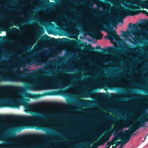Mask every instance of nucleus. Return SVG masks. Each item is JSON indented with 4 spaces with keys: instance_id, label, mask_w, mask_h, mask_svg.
I'll return each mask as SVG.
<instances>
[{
    "instance_id": "obj_1",
    "label": "nucleus",
    "mask_w": 148,
    "mask_h": 148,
    "mask_svg": "<svg viewBox=\"0 0 148 148\" xmlns=\"http://www.w3.org/2000/svg\"><path fill=\"white\" fill-rule=\"evenodd\" d=\"M32 107L33 106H32ZM32 109L31 110L29 113H33L34 115H32V116H28L23 117L21 116L17 115H0V119H5L8 118L10 119L13 120H18L23 119L25 121L28 123L30 125L32 126L33 127H40V121L39 119H44L46 120L47 119V116L41 112H35L32 111Z\"/></svg>"
},
{
    "instance_id": "obj_2",
    "label": "nucleus",
    "mask_w": 148,
    "mask_h": 148,
    "mask_svg": "<svg viewBox=\"0 0 148 148\" xmlns=\"http://www.w3.org/2000/svg\"><path fill=\"white\" fill-rule=\"evenodd\" d=\"M127 8L130 9V10L123 8L120 11V13L118 14V17L119 18L118 21L117 19H116V22H117L115 28H117L116 25L119 22L121 23H123V18L126 16H133L135 14H138L140 12H143L147 15H148V12L146 10H137L138 8L137 6H128L127 7Z\"/></svg>"
},
{
    "instance_id": "obj_3",
    "label": "nucleus",
    "mask_w": 148,
    "mask_h": 148,
    "mask_svg": "<svg viewBox=\"0 0 148 148\" xmlns=\"http://www.w3.org/2000/svg\"><path fill=\"white\" fill-rule=\"evenodd\" d=\"M144 126L143 125L141 124L140 121L139 119L138 121V124L130 127L128 130H125L123 133L120 132L118 134V135H120V137H118V138L120 139V140L122 138L124 139V140L122 141H118V143H120V144H121L119 148H121L124 144L129 140L131 139V135L138 129L139 128L141 127Z\"/></svg>"
},
{
    "instance_id": "obj_4",
    "label": "nucleus",
    "mask_w": 148,
    "mask_h": 148,
    "mask_svg": "<svg viewBox=\"0 0 148 148\" xmlns=\"http://www.w3.org/2000/svg\"><path fill=\"white\" fill-rule=\"evenodd\" d=\"M30 101L29 99L25 98L23 97H21L16 99L10 102L9 104L11 107L14 108H19L20 106L23 105L25 107L26 112H30L32 109V105L27 102Z\"/></svg>"
},
{
    "instance_id": "obj_5",
    "label": "nucleus",
    "mask_w": 148,
    "mask_h": 148,
    "mask_svg": "<svg viewBox=\"0 0 148 148\" xmlns=\"http://www.w3.org/2000/svg\"><path fill=\"white\" fill-rule=\"evenodd\" d=\"M106 26L107 28L110 31V33L108 34L107 37L108 39L110 41L113 40V39L116 40H119V36L117 34L116 31L111 28L109 25L107 24Z\"/></svg>"
},
{
    "instance_id": "obj_6",
    "label": "nucleus",
    "mask_w": 148,
    "mask_h": 148,
    "mask_svg": "<svg viewBox=\"0 0 148 148\" xmlns=\"http://www.w3.org/2000/svg\"><path fill=\"white\" fill-rule=\"evenodd\" d=\"M97 49H100L102 50L104 52H111L114 54H116L117 53H120L122 51L119 49L120 47L116 45L113 47V46L109 47L108 49H102L99 46H97L96 47Z\"/></svg>"
},
{
    "instance_id": "obj_7",
    "label": "nucleus",
    "mask_w": 148,
    "mask_h": 148,
    "mask_svg": "<svg viewBox=\"0 0 148 148\" xmlns=\"http://www.w3.org/2000/svg\"><path fill=\"white\" fill-rule=\"evenodd\" d=\"M16 81V77L14 76L6 75L5 76H0V81H8L14 82Z\"/></svg>"
},
{
    "instance_id": "obj_8",
    "label": "nucleus",
    "mask_w": 148,
    "mask_h": 148,
    "mask_svg": "<svg viewBox=\"0 0 148 148\" xmlns=\"http://www.w3.org/2000/svg\"><path fill=\"white\" fill-rule=\"evenodd\" d=\"M41 39L42 40H49V42H56L57 40L60 41L61 39L60 38L57 39H56L54 38H51L50 37L48 36L47 35H46L45 36H43L41 37Z\"/></svg>"
},
{
    "instance_id": "obj_9",
    "label": "nucleus",
    "mask_w": 148,
    "mask_h": 148,
    "mask_svg": "<svg viewBox=\"0 0 148 148\" xmlns=\"http://www.w3.org/2000/svg\"><path fill=\"white\" fill-rule=\"evenodd\" d=\"M109 127H110L109 129L111 130V132H114L115 133H118L121 130L123 129L125 127L122 125L117 126L114 128H112L111 125H110Z\"/></svg>"
},
{
    "instance_id": "obj_10",
    "label": "nucleus",
    "mask_w": 148,
    "mask_h": 148,
    "mask_svg": "<svg viewBox=\"0 0 148 148\" xmlns=\"http://www.w3.org/2000/svg\"><path fill=\"white\" fill-rule=\"evenodd\" d=\"M20 23L18 21H17L16 22H13V21L8 22L5 25V27H10L14 25L18 27V26Z\"/></svg>"
},
{
    "instance_id": "obj_11",
    "label": "nucleus",
    "mask_w": 148,
    "mask_h": 148,
    "mask_svg": "<svg viewBox=\"0 0 148 148\" xmlns=\"http://www.w3.org/2000/svg\"><path fill=\"white\" fill-rule=\"evenodd\" d=\"M120 135H117L111 141H109L107 143V144L106 145V146H109L110 144H111V145H113L114 144L117 140L118 139H120L118 138L119 137H120Z\"/></svg>"
},
{
    "instance_id": "obj_12",
    "label": "nucleus",
    "mask_w": 148,
    "mask_h": 148,
    "mask_svg": "<svg viewBox=\"0 0 148 148\" xmlns=\"http://www.w3.org/2000/svg\"><path fill=\"white\" fill-rule=\"evenodd\" d=\"M140 122L142 125H143L144 126L145 122L148 121V113L146 114L145 115L141 117L140 119Z\"/></svg>"
},
{
    "instance_id": "obj_13",
    "label": "nucleus",
    "mask_w": 148,
    "mask_h": 148,
    "mask_svg": "<svg viewBox=\"0 0 148 148\" xmlns=\"http://www.w3.org/2000/svg\"><path fill=\"white\" fill-rule=\"evenodd\" d=\"M5 89L9 90H15L17 89V87L15 86L12 85L5 86H3Z\"/></svg>"
},
{
    "instance_id": "obj_14",
    "label": "nucleus",
    "mask_w": 148,
    "mask_h": 148,
    "mask_svg": "<svg viewBox=\"0 0 148 148\" xmlns=\"http://www.w3.org/2000/svg\"><path fill=\"white\" fill-rule=\"evenodd\" d=\"M25 97L29 98H37V95L36 94H32L30 93H27L26 94Z\"/></svg>"
},
{
    "instance_id": "obj_15",
    "label": "nucleus",
    "mask_w": 148,
    "mask_h": 148,
    "mask_svg": "<svg viewBox=\"0 0 148 148\" xmlns=\"http://www.w3.org/2000/svg\"><path fill=\"white\" fill-rule=\"evenodd\" d=\"M133 27L136 29L134 31H132V34H134L135 33L138 32H139L138 29V25L136 23H135L133 25Z\"/></svg>"
},
{
    "instance_id": "obj_16",
    "label": "nucleus",
    "mask_w": 148,
    "mask_h": 148,
    "mask_svg": "<svg viewBox=\"0 0 148 148\" xmlns=\"http://www.w3.org/2000/svg\"><path fill=\"white\" fill-rule=\"evenodd\" d=\"M97 36L98 39H101L102 38L103 35L100 32H99L97 33Z\"/></svg>"
},
{
    "instance_id": "obj_17",
    "label": "nucleus",
    "mask_w": 148,
    "mask_h": 148,
    "mask_svg": "<svg viewBox=\"0 0 148 148\" xmlns=\"http://www.w3.org/2000/svg\"><path fill=\"white\" fill-rule=\"evenodd\" d=\"M90 50L92 51H93V52H94L95 53H102V52L101 51H95V48L94 47H92L90 49Z\"/></svg>"
},
{
    "instance_id": "obj_18",
    "label": "nucleus",
    "mask_w": 148,
    "mask_h": 148,
    "mask_svg": "<svg viewBox=\"0 0 148 148\" xmlns=\"http://www.w3.org/2000/svg\"><path fill=\"white\" fill-rule=\"evenodd\" d=\"M34 75L33 73H25V76L27 77H32Z\"/></svg>"
},
{
    "instance_id": "obj_19",
    "label": "nucleus",
    "mask_w": 148,
    "mask_h": 148,
    "mask_svg": "<svg viewBox=\"0 0 148 148\" xmlns=\"http://www.w3.org/2000/svg\"><path fill=\"white\" fill-rule=\"evenodd\" d=\"M58 92L57 91H53L51 92H46L45 93H47L46 95H49L47 93H51V94L52 95H57L56 93Z\"/></svg>"
},
{
    "instance_id": "obj_20",
    "label": "nucleus",
    "mask_w": 148,
    "mask_h": 148,
    "mask_svg": "<svg viewBox=\"0 0 148 148\" xmlns=\"http://www.w3.org/2000/svg\"><path fill=\"white\" fill-rule=\"evenodd\" d=\"M121 33L122 34L123 33V36H125V35H129V34L130 33L129 32H124L123 31H121Z\"/></svg>"
},
{
    "instance_id": "obj_21",
    "label": "nucleus",
    "mask_w": 148,
    "mask_h": 148,
    "mask_svg": "<svg viewBox=\"0 0 148 148\" xmlns=\"http://www.w3.org/2000/svg\"><path fill=\"white\" fill-rule=\"evenodd\" d=\"M88 101L86 100H82V101L81 102V103L83 104L84 103H88Z\"/></svg>"
},
{
    "instance_id": "obj_22",
    "label": "nucleus",
    "mask_w": 148,
    "mask_h": 148,
    "mask_svg": "<svg viewBox=\"0 0 148 148\" xmlns=\"http://www.w3.org/2000/svg\"><path fill=\"white\" fill-rule=\"evenodd\" d=\"M27 64V62L26 61H24L22 62L21 64V66H24L26 65Z\"/></svg>"
},
{
    "instance_id": "obj_23",
    "label": "nucleus",
    "mask_w": 148,
    "mask_h": 148,
    "mask_svg": "<svg viewBox=\"0 0 148 148\" xmlns=\"http://www.w3.org/2000/svg\"><path fill=\"white\" fill-rule=\"evenodd\" d=\"M8 41L10 43H12L14 42H17V41L16 39H15L14 40H9Z\"/></svg>"
},
{
    "instance_id": "obj_24",
    "label": "nucleus",
    "mask_w": 148,
    "mask_h": 148,
    "mask_svg": "<svg viewBox=\"0 0 148 148\" xmlns=\"http://www.w3.org/2000/svg\"><path fill=\"white\" fill-rule=\"evenodd\" d=\"M76 86V84L75 83H72L71 84H69L68 85L69 86Z\"/></svg>"
},
{
    "instance_id": "obj_25",
    "label": "nucleus",
    "mask_w": 148,
    "mask_h": 148,
    "mask_svg": "<svg viewBox=\"0 0 148 148\" xmlns=\"http://www.w3.org/2000/svg\"><path fill=\"white\" fill-rule=\"evenodd\" d=\"M55 77L56 79V80H57V81H58L59 82V83H60V82L61 81V79H60L58 78V77L57 76H55Z\"/></svg>"
},
{
    "instance_id": "obj_26",
    "label": "nucleus",
    "mask_w": 148,
    "mask_h": 148,
    "mask_svg": "<svg viewBox=\"0 0 148 148\" xmlns=\"http://www.w3.org/2000/svg\"><path fill=\"white\" fill-rule=\"evenodd\" d=\"M138 2L140 4H143L146 2V1H144L142 0H138Z\"/></svg>"
},
{
    "instance_id": "obj_27",
    "label": "nucleus",
    "mask_w": 148,
    "mask_h": 148,
    "mask_svg": "<svg viewBox=\"0 0 148 148\" xmlns=\"http://www.w3.org/2000/svg\"><path fill=\"white\" fill-rule=\"evenodd\" d=\"M107 116L110 118H114V117L112 115L110 114L109 113H108L107 114Z\"/></svg>"
},
{
    "instance_id": "obj_28",
    "label": "nucleus",
    "mask_w": 148,
    "mask_h": 148,
    "mask_svg": "<svg viewBox=\"0 0 148 148\" xmlns=\"http://www.w3.org/2000/svg\"><path fill=\"white\" fill-rule=\"evenodd\" d=\"M4 104L3 101V100H0V107H2Z\"/></svg>"
},
{
    "instance_id": "obj_29",
    "label": "nucleus",
    "mask_w": 148,
    "mask_h": 148,
    "mask_svg": "<svg viewBox=\"0 0 148 148\" xmlns=\"http://www.w3.org/2000/svg\"><path fill=\"white\" fill-rule=\"evenodd\" d=\"M89 6L90 7L92 8V9L91 10V11L92 12H93L94 9H93V5L90 4L89 5Z\"/></svg>"
},
{
    "instance_id": "obj_30",
    "label": "nucleus",
    "mask_w": 148,
    "mask_h": 148,
    "mask_svg": "<svg viewBox=\"0 0 148 148\" xmlns=\"http://www.w3.org/2000/svg\"><path fill=\"white\" fill-rule=\"evenodd\" d=\"M2 148H13L12 147L4 146V147H2Z\"/></svg>"
},
{
    "instance_id": "obj_31",
    "label": "nucleus",
    "mask_w": 148,
    "mask_h": 148,
    "mask_svg": "<svg viewBox=\"0 0 148 148\" xmlns=\"http://www.w3.org/2000/svg\"><path fill=\"white\" fill-rule=\"evenodd\" d=\"M108 139H106V140H102V142L103 143V145L104 143L107 140H108Z\"/></svg>"
},
{
    "instance_id": "obj_32",
    "label": "nucleus",
    "mask_w": 148,
    "mask_h": 148,
    "mask_svg": "<svg viewBox=\"0 0 148 148\" xmlns=\"http://www.w3.org/2000/svg\"><path fill=\"white\" fill-rule=\"evenodd\" d=\"M115 144H116V145H115V146H116H116L119 145L120 144V143H118V141H117V140L116 141V143Z\"/></svg>"
},
{
    "instance_id": "obj_33",
    "label": "nucleus",
    "mask_w": 148,
    "mask_h": 148,
    "mask_svg": "<svg viewBox=\"0 0 148 148\" xmlns=\"http://www.w3.org/2000/svg\"><path fill=\"white\" fill-rule=\"evenodd\" d=\"M27 87L28 89H30L31 88V86L30 84L27 85Z\"/></svg>"
},
{
    "instance_id": "obj_34",
    "label": "nucleus",
    "mask_w": 148,
    "mask_h": 148,
    "mask_svg": "<svg viewBox=\"0 0 148 148\" xmlns=\"http://www.w3.org/2000/svg\"><path fill=\"white\" fill-rule=\"evenodd\" d=\"M133 25V24L131 23H130L129 24V27L130 28L132 27L131 26V25Z\"/></svg>"
},
{
    "instance_id": "obj_35",
    "label": "nucleus",
    "mask_w": 148,
    "mask_h": 148,
    "mask_svg": "<svg viewBox=\"0 0 148 148\" xmlns=\"http://www.w3.org/2000/svg\"><path fill=\"white\" fill-rule=\"evenodd\" d=\"M70 76L71 78H73L75 76V75L73 74H70Z\"/></svg>"
},
{
    "instance_id": "obj_36",
    "label": "nucleus",
    "mask_w": 148,
    "mask_h": 148,
    "mask_svg": "<svg viewBox=\"0 0 148 148\" xmlns=\"http://www.w3.org/2000/svg\"><path fill=\"white\" fill-rule=\"evenodd\" d=\"M113 82H117L118 81L116 79H114L113 80Z\"/></svg>"
},
{
    "instance_id": "obj_37",
    "label": "nucleus",
    "mask_w": 148,
    "mask_h": 148,
    "mask_svg": "<svg viewBox=\"0 0 148 148\" xmlns=\"http://www.w3.org/2000/svg\"><path fill=\"white\" fill-rule=\"evenodd\" d=\"M43 137L45 139H46L47 138V136L45 135H44Z\"/></svg>"
},
{
    "instance_id": "obj_38",
    "label": "nucleus",
    "mask_w": 148,
    "mask_h": 148,
    "mask_svg": "<svg viewBox=\"0 0 148 148\" xmlns=\"http://www.w3.org/2000/svg\"><path fill=\"white\" fill-rule=\"evenodd\" d=\"M12 29L13 30H17V29L16 28H12Z\"/></svg>"
},
{
    "instance_id": "obj_39",
    "label": "nucleus",
    "mask_w": 148,
    "mask_h": 148,
    "mask_svg": "<svg viewBox=\"0 0 148 148\" xmlns=\"http://www.w3.org/2000/svg\"><path fill=\"white\" fill-rule=\"evenodd\" d=\"M32 47V45H29V46H28V47H29V48H31V47Z\"/></svg>"
},
{
    "instance_id": "obj_40",
    "label": "nucleus",
    "mask_w": 148,
    "mask_h": 148,
    "mask_svg": "<svg viewBox=\"0 0 148 148\" xmlns=\"http://www.w3.org/2000/svg\"><path fill=\"white\" fill-rule=\"evenodd\" d=\"M109 145V146H108L106 148H109V147H110V145H111V144L110 145Z\"/></svg>"
},
{
    "instance_id": "obj_41",
    "label": "nucleus",
    "mask_w": 148,
    "mask_h": 148,
    "mask_svg": "<svg viewBox=\"0 0 148 148\" xmlns=\"http://www.w3.org/2000/svg\"><path fill=\"white\" fill-rule=\"evenodd\" d=\"M141 32L143 33L145 32V31L144 30H141Z\"/></svg>"
},
{
    "instance_id": "obj_42",
    "label": "nucleus",
    "mask_w": 148,
    "mask_h": 148,
    "mask_svg": "<svg viewBox=\"0 0 148 148\" xmlns=\"http://www.w3.org/2000/svg\"><path fill=\"white\" fill-rule=\"evenodd\" d=\"M145 23L146 24L148 25V21H146V22Z\"/></svg>"
},
{
    "instance_id": "obj_43",
    "label": "nucleus",
    "mask_w": 148,
    "mask_h": 148,
    "mask_svg": "<svg viewBox=\"0 0 148 148\" xmlns=\"http://www.w3.org/2000/svg\"><path fill=\"white\" fill-rule=\"evenodd\" d=\"M112 148H116V146H112Z\"/></svg>"
},
{
    "instance_id": "obj_44",
    "label": "nucleus",
    "mask_w": 148,
    "mask_h": 148,
    "mask_svg": "<svg viewBox=\"0 0 148 148\" xmlns=\"http://www.w3.org/2000/svg\"><path fill=\"white\" fill-rule=\"evenodd\" d=\"M3 135H1L0 136L1 137H3Z\"/></svg>"
},
{
    "instance_id": "obj_45",
    "label": "nucleus",
    "mask_w": 148,
    "mask_h": 148,
    "mask_svg": "<svg viewBox=\"0 0 148 148\" xmlns=\"http://www.w3.org/2000/svg\"><path fill=\"white\" fill-rule=\"evenodd\" d=\"M47 2L48 3H50L49 1V0H47Z\"/></svg>"
},
{
    "instance_id": "obj_46",
    "label": "nucleus",
    "mask_w": 148,
    "mask_h": 148,
    "mask_svg": "<svg viewBox=\"0 0 148 148\" xmlns=\"http://www.w3.org/2000/svg\"><path fill=\"white\" fill-rule=\"evenodd\" d=\"M25 23H27V21H26L25 22Z\"/></svg>"
},
{
    "instance_id": "obj_47",
    "label": "nucleus",
    "mask_w": 148,
    "mask_h": 148,
    "mask_svg": "<svg viewBox=\"0 0 148 148\" xmlns=\"http://www.w3.org/2000/svg\"><path fill=\"white\" fill-rule=\"evenodd\" d=\"M101 29H99V31H101Z\"/></svg>"
},
{
    "instance_id": "obj_48",
    "label": "nucleus",
    "mask_w": 148,
    "mask_h": 148,
    "mask_svg": "<svg viewBox=\"0 0 148 148\" xmlns=\"http://www.w3.org/2000/svg\"><path fill=\"white\" fill-rule=\"evenodd\" d=\"M125 45H127V44H125Z\"/></svg>"
},
{
    "instance_id": "obj_49",
    "label": "nucleus",
    "mask_w": 148,
    "mask_h": 148,
    "mask_svg": "<svg viewBox=\"0 0 148 148\" xmlns=\"http://www.w3.org/2000/svg\"><path fill=\"white\" fill-rule=\"evenodd\" d=\"M138 38H139V37H139V36H138Z\"/></svg>"
},
{
    "instance_id": "obj_50",
    "label": "nucleus",
    "mask_w": 148,
    "mask_h": 148,
    "mask_svg": "<svg viewBox=\"0 0 148 148\" xmlns=\"http://www.w3.org/2000/svg\"><path fill=\"white\" fill-rule=\"evenodd\" d=\"M50 70H51V69H50Z\"/></svg>"
},
{
    "instance_id": "obj_51",
    "label": "nucleus",
    "mask_w": 148,
    "mask_h": 148,
    "mask_svg": "<svg viewBox=\"0 0 148 148\" xmlns=\"http://www.w3.org/2000/svg\"><path fill=\"white\" fill-rule=\"evenodd\" d=\"M1 16V15H0V16Z\"/></svg>"
},
{
    "instance_id": "obj_52",
    "label": "nucleus",
    "mask_w": 148,
    "mask_h": 148,
    "mask_svg": "<svg viewBox=\"0 0 148 148\" xmlns=\"http://www.w3.org/2000/svg\"><path fill=\"white\" fill-rule=\"evenodd\" d=\"M147 1V2H148V0Z\"/></svg>"
}]
</instances>
